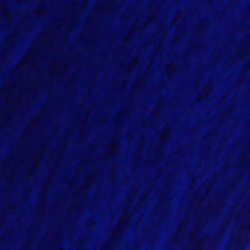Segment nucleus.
<instances>
[{
	"label": "nucleus",
	"mask_w": 250,
	"mask_h": 250,
	"mask_svg": "<svg viewBox=\"0 0 250 250\" xmlns=\"http://www.w3.org/2000/svg\"><path fill=\"white\" fill-rule=\"evenodd\" d=\"M168 134V130H166L164 132V133H163V134L162 135V137H163V138H165V137H166L167 136Z\"/></svg>",
	"instance_id": "nucleus-1"
},
{
	"label": "nucleus",
	"mask_w": 250,
	"mask_h": 250,
	"mask_svg": "<svg viewBox=\"0 0 250 250\" xmlns=\"http://www.w3.org/2000/svg\"><path fill=\"white\" fill-rule=\"evenodd\" d=\"M111 146H112V148H114L115 147V144L114 143H112L111 144Z\"/></svg>",
	"instance_id": "nucleus-2"
}]
</instances>
